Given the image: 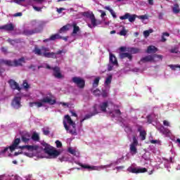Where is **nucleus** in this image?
I'll list each match as a JSON object with an SVG mask.
<instances>
[{"mask_svg":"<svg viewBox=\"0 0 180 180\" xmlns=\"http://www.w3.org/2000/svg\"><path fill=\"white\" fill-rule=\"evenodd\" d=\"M21 139L22 141H20V139H15L12 146L8 148H1L0 150V155H8V153L15 151V149L18 148H20L22 151L15 152L14 155H19V154H22V153H23L24 155H26L27 157H33V151H37L39 146L29 145L18 146L22 142L25 144H30V143H32V136L28 132H22L21 134Z\"/></svg>","mask_w":180,"mask_h":180,"instance_id":"f257e3e1","label":"nucleus"},{"mask_svg":"<svg viewBox=\"0 0 180 180\" xmlns=\"http://www.w3.org/2000/svg\"><path fill=\"white\" fill-rule=\"evenodd\" d=\"M106 108L110 109L109 111H108V113H109L111 117H116L118 120H120L122 123H124V120L122 118V112H120V110L117 108V106L115 105L113 103L103 102L100 105L95 104L93 108L90 109V113L86 114L84 116V119L80 120L81 124H82V122L84 120H88V119H91L92 116H95L96 115H98V113H101V112H106Z\"/></svg>","mask_w":180,"mask_h":180,"instance_id":"f03ea898","label":"nucleus"},{"mask_svg":"<svg viewBox=\"0 0 180 180\" xmlns=\"http://www.w3.org/2000/svg\"><path fill=\"white\" fill-rule=\"evenodd\" d=\"M33 53H34L37 56L45 57L46 58H60L63 57V54H65L67 53V51L63 49L59 50L56 53L50 52V49L46 46H41V48L39 49L37 47V46H35L33 50Z\"/></svg>","mask_w":180,"mask_h":180,"instance_id":"7ed1b4c3","label":"nucleus"},{"mask_svg":"<svg viewBox=\"0 0 180 180\" xmlns=\"http://www.w3.org/2000/svg\"><path fill=\"white\" fill-rule=\"evenodd\" d=\"M68 151L70 153V154L74 155V157L70 160V162L72 164H77V165H79L82 167V168H84L85 169H92L93 171H95V169L94 168L97 167V166L91 167L88 165H83L81 163V162H79V152L77 150V148L70 147L68 148Z\"/></svg>","mask_w":180,"mask_h":180,"instance_id":"20e7f679","label":"nucleus"},{"mask_svg":"<svg viewBox=\"0 0 180 180\" xmlns=\"http://www.w3.org/2000/svg\"><path fill=\"white\" fill-rule=\"evenodd\" d=\"M63 126L67 131V133L77 136V129H75V122L71 120L70 115H65L63 120Z\"/></svg>","mask_w":180,"mask_h":180,"instance_id":"39448f33","label":"nucleus"},{"mask_svg":"<svg viewBox=\"0 0 180 180\" xmlns=\"http://www.w3.org/2000/svg\"><path fill=\"white\" fill-rule=\"evenodd\" d=\"M44 103H49V105H55V103H57V101L53 98V96H48L40 100V102L30 103V108H33V106H37V108H41V106H44Z\"/></svg>","mask_w":180,"mask_h":180,"instance_id":"423d86ee","label":"nucleus"},{"mask_svg":"<svg viewBox=\"0 0 180 180\" xmlns=\"http://www.w3.org/2000/svg\"><path fill=\"white\" fill-rule=\"evenodd\" d=\"M124 160V156H122V158L117 159L116 161L111 162L109 165H101V166H97V167H93V169L96 171H102V169H105L106 172H109V169L111 167H116V165H119L122 161Z\"/></svg>","mask_w":180,"mask_h":180,"instance_id":"0eeeda50","label":"nucleus"},{"mask_svg":"<svg viewBox=\"0 0 180 180\" xmlns=\"http://www.w3.org/2000/svg\"><path fill=\"white\" fill-rule=\"evenodd\" d=\"M25 63V58H21L18 60H0V64H4L5 65H8V67H18V65H22Z\"/></svg>","mask_w":180,"mask_h":180,"instance_id":"6e6552de","label":"nucleus"},{"mask_svg":"<svg viewBox=\"0 0 180 180\" xmlns=\"http://www.w3.org/2000/svg\"><path fill=\"white\" fill-rule=\"evenodd\" d=\"M127 171L131 174H143L144 172H147V169L146 168L137 167L134 163L127 168Z\"/></svg>","mask_w":180,"mask_h":180,"instance_id":"1a4fd4ad","label":"nucleus"},{"mask_svg":"<svg viewBox=\"0 0 180 180\" xmlns=\"http://www.w3.org/2000/svg\"><path fill=\"white\" fill-rule=\"evenodd\" d=\"M83 16L87 18L88 19H90L91 24H87V26H89L90 29H92V27H96V19L95 18V15H94V13H92V11L84 12L83 13Z\"/></svg>","mask_w":180,"mask_h":180,"instance_id":"9d476101","label":"nucleus"},{"mask_svg":"<svg viewBox=\"0 0 180 180\" xmlns=\"http://www.w3.org/2000/svg\"><path fill=\"white\" fill-rule=\"evenodd\" d=\"M42 146L44 147V153L50 155V157H53V158H56V157H58V155H60V151L51 150L50 148V145L46 143H43Z\"/></svg>","mask_w":180,"mask_h":180,"instance_id":"9b49d317","label":"nucleus"},{"mask_svg":"<svg viewBox=\"0 0 180 180\" xmlns=\"http://www.w3.org/2000/svg\"><path fill=\"white\" fill-rule=\"evenodd\" d=\"M133 142L129 145V153L131 155H136L137 154V146H139V141L136 136L132 138Z\"/></svg>","mask_w":180,"mask_h":180,"instance_id":"f8f14e48","label":"nucleus"},{"mask_svg":"<svg viewBox=\"0 0 180 180\" xmlns=\"http://www.w3.org/2000/svg\"><path fill=\"white\" fill-rule=\"evenodd\" d=\"M155 58H159V60L162 59V56L160 55H153V56H147L142 58L139 62V64L141 63H153Z\"/></svg>","mask_w":180,"mask_h":180,"instance_id":"ddd939ff","label":"nucleus"},{"mask_svg":"<svg viewBox=\"0 0 180 180\" xmlns=\"http://www.w3.org/2000/svg\"><path fill=\"white\" fill-rule=\"evenodd\" d=\"M46 68L48 70H53V76L55 77V78H57L58 79H61V78H63V75L61 74V72L60 70V68L58 67H54V68H51V65H46Z\"/></svg>","mask_w":180,"mask_h":180,"instance_id":"4468645a","label":"nucleus"},{"mask_svg":"<svg viewBox=\"0 0 180 180\" xmlns=\"http://www.w3.org/2000/svg\"><path fill=\"white\" fill-rule=\"evenodd\" d=\"M136 18H137V15L136 14H130L129 13H126L125 15L120 17L121 20H126V19L129 20V22L133 23L136 20Z\"/></svg>","mask_w":180,"mask_h":180,"instance_id":"2eb2a0df","label":"nucleus"},{"mask_svg":"<svg viewBox=\"0 0 180 180\" xmlns=\"http://www.w3.org/2000/svg\"><path fill=\"white\" fill-rule=\"evenodd\" d=\"M117 65V59L115 55L110 53V63L108 64V71L113 70V66Z\"/></svg>","mask_w":180,"mask_h":180,"instance_id":"dca6fc26","label":"nucleus"},{"mask_svg":"<svg viewBox=\"0 0 180 180\" xmlns=\"http://www.w3.org/2000/svg\"><path fill=\"white\" fill-rule=\"evenodd\" d=\"M21 99H22V98L20 97V96H15L11 103V106H13V108H14V109H19V108H20V106H22V105H20Z\"/></svg>","mask_w":180,"mask_h":180,"instance_id":"f3484780","label":"nucleus"},{"mask_svg":"<svg viewBox=\"0 0 180 180\" xmlns=\"http://www.w3.org/2000/svg\"><path fill=\"white\" fill-rule=\"evenodd\" d=\"M0 180H22V178L18 175H1Z\"/></svg>","mask_w":180,"mask_h":180,"instance_id":"a211bd4d","label":"nucleus"},{"mask_svg":"<svg viewBox=\"0 0 180 180\" xmlns=\"http://www.w3.org/2000/svg\"><path fill=\"white\" fill-rule=\"evenodd\" d=\"M72 82H75L79 88H84L85 86V81L81 77H73Z\"/></svg>","mask_w":180,"mask_h":180,"instance_id":"6ab92c4d","label":"nucleus"},{"mask_svg":"<svg viewBox=\"0 0 180 180\" xmlns=\"http://www.w3.org/2000/svg\"><path fill=\"white\" fill-rule=\"evenodd\" d=\"M8 84L11 89H13V90L17 89V91H19V92H20V90L22 89L20 88V86H19V84H18V82H16L15 80L10 79L8 81Z\"/></svg>","mask_w":180,"mask_h":180,"instance_id":"aec40b11","label":"nucleus"},{"mask_svg":"<svg viewBox=\"0 0 180 180\" xmlns=\"http://www.w3.org/2000/svg\"><path fill=\"white\" fill-rule=\"evenodd\" d=\"M138 131L139 132V139L142 141L146 139V136H147V132H146V130L143 128V127L139 126L138 127Z\"/></svg>","mask_w":180,"mask_h":180,"instance_id":"412c9836","label":"nucleus"},{"mask_svg":"<svg viewBox=\"0 0 180 180\" xmlns=\"http://www.w3.org/2000/svg\"><path fill=\"white\" fill-rule=\"evenodd\" d=\"M41 32V28H35L34 30H25L24 33L27 36H30L36 33H40Z\"/></svg>","mask_w":180,"mask_h":180,"instance_id":"4be33fe9","label":"nucleus"},{"mask_svg":"<svg viewBox=\"0 0 180 180\" xmlns=\"http://www.w3.org/2000/svg\"><path fill=\"white\" fill-rule=\"evenodd\" d=\"M158 130L162 133V134H163L166 137H169L171 136V131L164 127V126H161L160 127H159Z\"/></svg>","mask_w":180,"mask_h":180,"instance_id":"5701e85b","label":"nucleus"},{"mask_svg":"<svg viewBox=\"0 0 180 180\" xmlns=\"http://www.w3.org/2000/svg\"><path fill=\"white\" fill-rule=\"evenodd\" d=\"M33 2H34V0H30L28 2H27V4L28 5H31L33 7V9H34L37 12H41L43 6H35L34 4H33Z\"/></svg>","mask_w":180,"mask_h":180,"instance_id":"b1692460","label":"nucleus"},{"mask_svg":"<svg viewBox=\"0 0 180 180\" xmlns=\"http://www.w3.org/2000/svg\"><path fill=\"white\" fill-rule=\"evenodd\" d=\"M120 58H121V60H123V58H127L129 61H131L133 56L129 53H120Z\"/></svg>","mask_w":180,"mask_h":180,"instance_id":"393cba45","label":"nucleus"},{"mask_svg":"<svg viewBox=\"0 0 180 180\" xmlns=\"http://www.w3.org/2000/svg\"><path fill=\"white\" fill-rule=\"evenodd\" d=\"M0 30H6L7 32H12L13 30V25L7 24L0 27Z\"/></svg>","mask_w":180,"mask_h":180,"instance_id":"a878e982","label":"nucleus"},{"mask_svg":"<svg viewBox=\"0 0 180 180\" xmlns=\"http://www.w3.org/2000/svg\"><path fill=\"white\" fill-rule=\"evenodd\" d=\"M110 84H112V75L108 76L105 81L104 86L106 89H110Z\"/></svg>","mask_w":180,"mask_h":180,"instance_id":"bb28decb","label":"nucleus"},{"mask_svg":"<svg viewBox=\"0 0 180 180\" xmlns=\"http://www.w3.org/2000/svg\"><path fill=\"white\" fill-rule=\"evenodd\" d=\"M158 49L154 46H149L147 49V53L148 54H151V53H157Z\"/></svg>","mask_w":180,"mask_h":180,"instance_id":"cd10ccee","label":"nucleus"},{"mask_svg":"<svg viewBox=\"0 0 180 180\" xmlns=\"http://www.w3.org/2000/svg\"><path fill=\"white\" fill-rule=\"evenodd\" d=\"M105 9H106V11H110V14L112 15V18H114V19H116V18H117V15H116V13L115 12V11H113V9L110 8V6H105Z\"/></svg>","mask_w":180,"mask_h":180,"instance_id":"c85d7f7f","label":"nucleus"},{"mask_svg":"<svg viewBox=\"0 0 180 180\" xmlns=\"http://www.w3.org/2000/svg\"><path fill=\"white\" fill-rule=\"evenodd\" d=\"M8 43H10L11 46H16L18 43H19L18 39H7Z\"/></svg>","mask_w":180,"mask_h":180,"instance_id":"c756f323","label":"nucleus"},{"mask_svg":"<svg viewBox=\"0 0 180 180\" xmlns=\"http://www.w3.org/2000/svg\"><path fill=\"white\" fill-rule=\"evenodd\" d=\"M173 13H179L180 8L179 5L175 4H174V6L172 7Z\"/></svg>","mask_w":180,"mask_h":180,"instance_id":"7c9ffc66","label":"nucleus"},{"mask_svg":"<svg viewBox=\"0 0 180 180\" xmlns=\"http://www.w3.org/2000/svg\"><path fill=\"white\" fill-rule=\"evenodd\" d=\"M103 98H107L108 95H109V89H102V94H101Z\"/></svg>","mask_w":180,"mask_h":180,"instance_id":"2f4dec72","label":"nucleus"},{"mask_svg":"<svg viewBox=\"0 0 180 180\" xmlns=\"http://www.w3.org/2000/svg\"><path fill=\"white\" fill-rule=\"evenodd\" d=\"M153 32H154V30H153V29H150V30L144 31L143 32L144 37H146V39H147V37H148V36H150V34L153 33Z\"/></svg>","mask_w":180,"mask_h":180,"instance_id":"473e14b6","label":"nucleus"},{"mask_svg":"<svg viewBox=\"0 0 180 180\" xmlns=\"http://www.w3.org/2000/svg\"><path fill=\"white\" fill-rule=\"evenodd\" d=\"M58 39H63V37L60 36L59 34H55L51 36V40H52V41L57 40Z\"/></svg>","mask_w":180,"mask_h":180,"instance_id":"72a5a7b5","label":"nucleus"},{"mask_svg":"<svg viewBox=\"0 0 180 180\" xmlns=\"http://www.w3.org/2000/svg\"><path fill=\"white\" fill-rule=\"evenodd\" d=\"M129 51L131 53V54H137L138 53H140V49L130 48Z\"/></svg>","mask_w":180,"mask_h":180,"instance_id":"f704fd0d","label":"nucleus"},{"mask_svg":"<svg viewBox=\"0 0 180 180\" xmlns=\"http://www.w3.org/2000/svg\"><path fill=\"white\" fill-rule=\"evenodd\" d=\"M100 79H101V77H96V78L94 79V82H93V86H94V88H96V86H98V85H99V81H100Z\"/></svg>","mask_w":180,"mask_h":180,"instance_id":"c9c22d12","label":"nucleus"},{"mask_svg":"<svg viewBox=\"0 0 180 180\" xmlns=\"http://www.w3.org/2000/svg\"><path fill=\"white\" fill-rule=\"evenodd\" d=\"M164 166H165V168H167V171H169V168H171V163L169 162V160L164 161Z\"/></svg>","mask_w":180,"mask_h":180,"instance_id":"e433bc0d","label":"nucleus"},{"mask_svg":"<svg viewBox=\"0 0 180 180\" xmlns=\"http://www.w3.org/2000/svg\"><path fill=\"white\" fill-rule=\"evenodd\" d=\"M117 34H120V36H126V34H127V31L126 30V28H124V27H122L121 31L117 33Z\"/></svg>","mask_w":180,"mask_h":180,"instance_id":"4c0bfd02","label":"nucleus"},{"mask_svg":"<svg viewBox=\"0 0 180 180\" xmlns=\"http://www.w3.org/2000/svg\"><path fill=\"white\" fill-rule=\"evenodd\" d=\"M142 158L146 161H149L150 160V153L146 152L142 155Z\"/></svg>","mask_w":180,"mask_h":180,"instance_id":"58836bf2","label":"nucleus"},{"mask_svg":"<svg viewBox=\"0 0 180 180\" xmlns=\"http://www.w3.org/2000/svg\"><path fill=\"white\" fill-rule=\"evenodd\" d=\"M92 94L94 96H101L102 93L101 92V90L96 89V90H93Z\"/></svg>","mask_w":180,"mask_h":180,"instance_id":"ea45409f","label":"nucleus"},{"mask_svg":"<svg viewBox=\"0 0 180 180\" xmlns=\"http://www.w3.org/2000/svg\"><path fill=\"white\" fill-rule=\"evenodd\" d=\"M124 131H126V133H127L128 136H130V134L133 133V131H131V128L129 126H125Z\"/></svg>","mask_w":180,"mask_h":180,"instance_id":"a19ab883","label":"nucleus"},{"mask_svg":"<svg viewBox=\"0 0 180 180\" xmlns=\"http://www.w3.org/2000/svg\"><path fill=\"white\" fill-rule=\"evenodd\" d=\"M31 140H34V141H39V134L37 133H34L31 136Z\"/></svg>","mask_w":180,"mask_h":180,"instance_id":"79ce46f5","label":"nucleus"},{"mask_svg":"<svg viewBox=\"0 0 180 180\" xmlns=\"http://www.w3.org/2000/svg\"><path fill=\"white\" fill-rule=\"evenodd\" d=\"M165 37H169V33L165 32V33L162 34L161 41H162L163 43L165 41H167V39H165Z\"/></svg>","mask_w":180,"mask_h":180,"instance_id":"37998d69","label":"nucleus"},{"mask_svg":"<svg viewBox=\"0 0 180 180\" xmlns=\"http://www.w3.org/2000/svg\"><path fill=\"white\" fill-rule=\"evenodd\" d=\"M78 32H79V27L74 25L73 27V32H72V36L77 34L78 33Z\"/></svg>","mask_w":180,"mask_h":180,"instance_id":"c03bdc74","label":"nucleus"},{"mask_svg":"<svg viewBox=\"0 0 180 180\" xmlns=\"http://www.w3.org/2000/svg\"><path fill=\"white\" fill-rule=\"evenodd\" d=\"M42 131L45 136H49L50 134V130L49 129V127L43 128Z\"/></svg>","mask_w":180,"mask_h":180,"instance_id":"a18cd8bd","label":"nucleus"},{"mask_svg":"<svg viewBox=\"0 0 180 180\" xmlns=\"http://www.w3.org/2000/svg\"><path fill=\"white\" fill-rule=\"evenodd\" d=\"M22 86L25 89H29V88H30V86L29 85V83H27V81H26V80L23 81Z\"/></svg>","mask_w":180,"mask_h":180,"instance_id":"49530a36","label":"nucleus"},{"mask_svg":"<svg viewBox=\"0 0 180 180\" xmlns=\"http://www.w3.org/2000/svg\"><path fill=\"white\" fill-rule=\"evenodd\" d=\"M138 19H140L141 20H146L148 19V15H137Z\"/></svg>","mask_w":180,"mask_h":180,"instance_id":"de8ad7c7","label":"nucleus"},{"mask_svg":"<svg viewBox=\"0 0 180 180\" xmlns=\"http://www.w3.org/2000/svg\"><path fill=\"white\" fill-rule=\"evenodd\" d=\"M169 67L171 70L175 71L176 68H180V65H169Z\"/></svg>","mask_w":180,"mask_h":180,"instance_id":"09e8293b","label":"nucleus"},{"mask_svg":"<svg viewBox=\"0 0 180 180\" xmlns=\"http://www.w3.org/2000/svg\"><path fill=\"white\" fill-rule=\"evenodd\" d=\"M68 30V27L67 25L63 26L59 30V33H64V32H67Z\"/></svg>","mask_w":180,"mask_h":180,"instance_id":"8fccbe9b","label":"nucleus"},{"mask_svg":"<svg viewBox=\"0 0 180 180\" xmlns=\"http://www.w3.org/2000/svg\"><path fill=\"white\" fill-rule=\"evenodd\" d=\"M117 169L118 172H120L122 169H124V166H118L113 169V170Z\"/></svg>","mask_w":180,"mask_h":180,"instance_id":"3c124183","label":"nucleus"},{"mask_svg":"<svg viewBox=\"0 0 180 180\" xmlns=\"http://www.w3.org/2000/svg\"><path fill=\"white\" fill-rule=\"evenodd\" d=\"M154 117V115H150L148 116V122L153 123V117Z\"/></svg>","mask_w":180,"mask_h":180,"instance_id":"603ef678","label":"nucleus"},{"mask_svg":"<svg viewBox=\"0 0 180 180\" xmlns=\"http://www.w3.org/2000/svg\"><path fill=\"white\" fill-rule=\"evenodd\" d=\"M59 105H62V106H63L64 108H69V106H70V103H68L60 102V103H59Z\"/></svg>","mask_w":180,"mask_h":180,"instance_id":"864d4df0","label":"nucleus"},{"mask_svg":"<svg viewBox=\"0 0 180 180\" xmlns=\"http://www.w3.org/2000/svg\"><path fill=\"white\" fill-rule=\"evenodd\" d=\"M178 48H173L170 50V53L176 54L178 53Z\"/></svg>","mask_w":180,"mask_h":180,"instance_id":"5fc2aeb1","label":"nucleus"},{"mask_svg":"<svg viewBox=\"0 0 180 180\" xmlns=\"http://www.w3.org/2000/svg\"><path fill=\"white\" fill-rule=\"evenodd\" d=\"M56 147H58V148H60L63 146V143H61L60 142V141H56Z\"/></svg>","mask_w":180,"mask_h":180,"instance_id":"6e6d98bb","label":"nucleus"},{"mask_svg":"<svg viewBox=\"0 0 180 180\" xmlns=\"http://www.w3.org/2000/svg\"><path fill=\"white\" fill-rule=\"evenodd\" d=\"M22 13L20 12V13H14V14L13 15V16L14 18H18V17L22 16Z\"/></svg>","mask_w":180,"mask_h":180,"instance_id":"4d7b16f0","label":"nucleus"},{"mask_svg":"<svg viewBox=\"0 0 180 180\" xmlns=\"http://www.w3.org/2000/svg\"><path fill=\"white\" fill-rule=\"evenodd\" d=\"M163 124H164V126H167V127H169V126H171L169 122H168L167 120H164L163 121Z\"/></svg>","mask_w":180,"mask_h":180,"instance_id":"13d9d810","label":"nucleus"},{"mask_svg":"<svg viewBox=\"0 0 180 180\" xmlns=\"http://www.w3.org/2000/svg\"><path fill=\"white\" fill-rule=\"evenodd\" d=\"M56 11H57L58 13H61L63 12V11H65V8H57Z\"/></svg>","mask_w":180,"mask_h":180,"instance_id":"bf43d9fd","label":"nucleus"},{"mask_svg":"<svg viewBox=\"0 0 180 180\" xmlns=\"http://www.w3.org/2000/svg\"><path fill=\"white\" fill-rule=\"evenodd\" d=\"M1 50L2 53H8V49H6V48H5V47H2V48L1 49Z\"/></svg>","mask_w":180,"mask_h":180,"instance_id":"052dcab7","label":"nucleus"},{"mask_svg":"<svg viewBox=\"0 0 180 180\" xmlns=\"http://www.w3.org/2000/svg\"><path fill=\"white\" fill-rule=\"evenodd\" d=\"M100 13H101V18H105V16H106V13H105V11L100 10Z\"/></svg>","mask_w":180,"mask_h":180,"instance_id":"680f3d73","label":"nucleus"},{"mask_svg":"<svg viewBox=\"0 0 180 180\" xmlns=\"http://www.w3.org/2000/svg\"><path fill=\"white\" fill-rule=\"evenodd\" d=\"M150 143L152 144H158V143H160V141L158 140H151Z\"/></svg>","mask_w":180,"mask_h":180,"instance_id":"e2e57ef3","label":"nucleus"},{"mask_svg":"<svg viewBox=\"0 0 180 180\" xmlns=\"http://www.w3.org/2000/svg\"><path fill=\"white\" fill-rule=\"evenodd\" d=\"M70 113L72 115V116H74L75 117H77V113L72 110H70Z\"/></svg>","mask_w":180,"mask_h":180,"instance_id":"0e129e2a","label":"nucleus"},{"mask_svg":"<svg viewBox=\"0 0 180 180\" xmlns=\"http://www.w3.org/2000/svg\"><path fill=\"white\" fill-rule=\"evenodd\" d=\"M132 71L134 72H139L140 71V69L137 68H134L132 69Z\"/></svg>","mask_w":180,"mask_h":180,"instance_id":"69168bd1","label":"nucleus"},{"mask_svg":"<svg viewBox=\"0 0 180 180\" xmlns=\"http://www.w3.org/2000/svg\"><path fill=\"white\" fill-rule=\"evenodd\" d=\"M120 51L122 52L126 51V47H124V46L120 47Z\"/></svg>","mask_w":180,"mask_h":180,"instance_id":"338daca9","label":"nucleus"},{"mask_svg":"<svg viewBox=\"0 0 180 180\" xmlns=\"http://www.w3.org/2000/svg\"><path fill=\"white\" fill-rule=\"evenodd\" d=\"M149 5H154V0H148Z\"/></svg>","mask_w":180,"mask_h":180,"instance_id":"774afa93","label":"nucleus"}]
</instances>
